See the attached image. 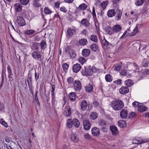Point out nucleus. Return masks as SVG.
I'll list each match as a JSON object with an SVG mask.
<instances>
[{
  "label": "nucleus",
  "mask_w": 149,
  "mask_h": 149,
  "mask_svg": "<svg viewBox=\"0 0 149 149\" xmlns=\"http://www.w3.org/2000/svg\"><path fill=\"white\" fill-rule=\"evenodd\" d=\"M113 109L115 111H118L121 109L124 106L123 102L120 100H118L112 102L111 104Z\"/></svg>",
  "instance_id": "nucleus-1"
},
{
  "label": "nucleus",
  "mask_w": 149,
  "mask_h": 149,
  "mask_svg": "<svg viewBox=\"0 0 149 149\" xmlns=\"http://www.w3.org/2000/svg\"><path fill=\"white\" fill-rule=\"evenodd\" d=\"M122 28L119 24H116L111 28L110 27L108 28L107 30V32L109 35H112L115 33L119 32L121 30Z\"/></svg>",
  "instance_id": "nucleus-2"
},
{
  "label": "nucleus",
  "mask_w": 149,
  "mask_h": 149,
  "mask_svg": "<svg viewBox=\"0 0 149 149\" xmlns=\"http://www.w3.org/2000/svg\"><path fill=\"white\" fill-rule=\"evenodd\" d=\"M16 22L20 26H24L26 24L23 17L20 16L17 17Z\"/></svg>",
  "instance_id": "nucleus-3"
},
{
  "label": "nucleus",
  "mask_w": 149,
  "mask_h": 149,
  "mask_svg": "<svg viewBox=\"0 0 149 149\" xmlns=\"http://www.w3.org/2000/svg\"><path fill=\"white\" fill-rule=\"evenodd\" d=\"M70 138L71 141L76 143L79 141V138L78 135L76 134L72 133L70 136Z\"/></svg>",
  "instance_id": "nucleus-4"
},
{
  "label": "nucleus",
  "mask_w": 149,
  "mask_h": 149,
  "mask_svg": "<svg viewBox=\"0 0 149 149\" xmlns=\"http://www.w3.org/2000/svg\"><path fill=\"white\" fill-rule=\"evenodd\" d=\"M74 89L77 91H80L81 88V82L79 80H75L74 84Z\"/></svg>",
  "instance_id": "nucleus-5"
},
{
  "label": "nucleus",
  "mask_w": 149,
  "mask_h": 149,
  "mask_svg": "<svg viewBox=\"0 0 149 149\" xmlns=\"http://www.w3.org/2000/svg\"><path fill=\"white\" fill-rule=\"evenodd\" d=\"M83 125L84 129L86 130H88L91 127V124L88 120H84Z\"/></svg>",
  "instance_id": "nucleus-6"
},
{
  "label": "nucleus",
  "mask_w": 149,
  "mask_h": 149,
  "mask_svg": "<svg viewBox=\"0 0 149 149\" xmlns=\"http://www.w3.org/2000/svg\"><path fill=\"white\" fill-rule=\"evenodd\" d=\"M81 65L79 63L74 64L72 67L73 71L76 73L78 72L81 70Z\"/></svg>",
  "instance_id": "nucleus-7"
},
{
  "label": "nucleus",
  "mask_w": 149,
  "mask_h": 149,
  "mask_svg": "<svg viewBox=\"0 0 149 149\" xmlns=\"http://www.w3.org/2000/svg\"><path fill=\"white\" fill-rule=\"evenodd\" d=\"M116 16L115 17V19L117 21H118L121 19L122 15V12L120 9H117L116 10Z\"/></svg>",
  "instance_id": "nucleus-8"
},
{
  "label": "nucleus",
  "mask_w": 149,
  "mask_h": 149,
  "mask_svg": "<svg viewBox=\"0 0 149 149\" xmlns=\"http://www.w3.org/2000/svg\"><path fill=\"white\" fill-rule=\"evenodd\" d=\"M71 112L69 106L66 107L63 113L67 117H69L71 115Z\"/></svg>",
  "instance_id": "nucleus-9"
},
{
  "label": "nucleus",
  "mask_w": 149,
  "mask_h": 149,
  "mask_svg": "<svg viewBox=\"0 0 149 149\" xmlns=\"http://www.w3.org/2000/svg\"><path fill=\"white\" fill-rule=\"evenodd\" d=\"M91 131L93 135L95 136L99 135L100 133L99 129L96 127H94L92 129Z\"/></svg>",
  "instance_id": "nucleus-10"
},
{
  "label": "nucleus",
  "mask_w": 149,
  "mask_h": 149,
  "mask_svg": "<svg viewBox=\"0 0 149 149\" xmlns=\"http://www.w3.org/2000/svg\"><path fill=\"white\" fill-rule=\"evenodd\" d=\"M129 91V89L126 87H121L119 90L120 93L122 94H124L127 93Z\"/></svg>",
  "instance_id": "nucleus-11"
},
{
  "label": "nucleus",
  "mask_w": 149,
  "mask_h": 149,
  "mask_svg": "<svg viewBox=\"0 0 149 149\" xmlns=\"http://www.w3.org/2000/svg\"><path fill=\"white\" fill-rule=\"evenodd\" d=\"M147 109V107L141 103L140 105H139L138 108H137V110L139 112H142L146 111Z\"/></svg>",
  "instance_id": "nucleus-12"
},
{
  "label": "nucleus",
  "mask_w": 149,
  "mask_h": 149,
  "mask_svg": "<svg viewBox=\"0 0 149 149\" xmlns=\"http://www.w3.org/2000/svg\"><path fill=\"white\" fill-rule=\"evenodd\" d=\"M90 54V50L88 49H83L82 51V54L83 56L86 57L89 56Z\"/></svg>",
  "instance_id": "nucleus-13"
},
{
  "label": "nucleus",
  "mask_w": 149,
  "mask_h": 149,
  "mask_svg": "<svg viewBox=\"0 0 149 149\" xmlns=\"http://www.w3.org/2000/svg\"><path fill=\"white\" fill-rule=\"evenodd\" d=\"M81 109L83 111L85 110L87 107L88 103L86 100L83 101L80 104Z\"/></svg>",
  "instance_id": "nucleus-14"
},
{
  "label": "nucleus",
  "mask_w": 149,
  "mask_h": 149,
  "mask_svg": "<svg viewBox=\"0 0 149 149\" xmlns=\"http://www.w3.org/2000/svg\"><path fill=\"white\" fill-rule=\"evenodd\" d=\"M116 14V12L114 10L111 9L108 11L107 15L109 17H111L114 16Z\"/></svg>",
  "instance_id": "nucleus-15"
},
{
  "label": "nucleus",
  "mask_w": 149,
  "mask_h": 149,
  "mask_svg": "<svg viewBox=\"0 0 149 149\" xmlns=\"http://www.w3.org/2000/svg\"><path fill=\"white\" fill-rule=\"evenodd\" d=\"M110 129L113 135H116L118 134V130L116 127L113 125L111 126H110Z\"/></svg>",
  "instance_id": "nucleus-16"
},
{
  "label": "nucleus",
  "mask_w": 149,
  "mask_h": 149,
  "mask_svg": "<svg viewBox=\"0 0 149 149\" xmlns=\"http://www.w3.org/2000/svg\"><path fill=\"white\" fill-rule=\"evenodd\" d=\"M91 49L93 51L97 52L99 49L98 47L97 44L93 43L90 46Z\"/></svg>",
  "instance_id": "nucleus-17"
},
{
  "label": "nucleus",
  "mask_w": 149,
  "mask_h": 149,
  "mask_svg": "<svg viewBox=\"0 0 149 149\" xmlns=\"http://www.w3.org/2000/svg\"><path fill=\"white\" fill-rule=\"evenodd\" d=\"M127 112L126 109H123L120 113V116L121 117L124 119L126 118L127 116Z\"/></svg>",
  "instance_id": "nucleus-18"
},
{
  "label": "nucleus",
  "mask_w": 149,
  "mask_h": 149,
  "mask_svg": "<svg viewBox=\"0 0 149 149\" xmlns=\"http://www.w3.org/2000/svg\"><path fill=\"white\" fill-rule=\"evenodd\" d=\"M32 56L33 57L36 59H38L40 58L41 56L39 52H34L32 54Z\"/></svg>",
  "instance_id": "nucleus-19"
},
{
  "label": "nucleus",
  "mask_w": 149,
  "mask_h": 149,
  "mask_svg": "<svg viewBox=\"0 0 149 149\" xmlns=\"http://www.w3.org/2000/svg\"><path fill=\"white\" fill-rule=\"evenodd\" d=\"M31 45V47L32 50H36L39 48L40 44L38 43L32 42Z\"/></svg>",
  "instance_id": "nucleus-20"
},
{
  "label": "nucleus",
  "mask_w": 149,
  "mask_h": 149,
  "mask_svg": "<svg viewBox=\"0 0 149 149\" xmlns=\"http://www.w3.org/2000/svg\"><path fill=\"white\" fill-rule=\"evenodd\" d=\"M88 8V6L85 3H82L80 4L78 7V9L80 10H84Z\"/></svg>",
  "instance_id": "nucleus-21"
},
{
  "label": "nucleus",
  "mask_w": 149,
  "mask_h": 149,
  "mask_svg": "<svg viewBox=\"0 0 149 149\" xmlns=\"http://www.w3.org/2000/svg\"><path fill=\"white\" fill-rule=\"evenodd\" d=\"M14 7L15 11H20L22 9V6L19 3H17L14 5Z\"/></svg>",
  "instance_id": "nucleus-22"
},
{
  "label": "nucleus",
  "mask_w": 149,
  "mask_h": 149,
  "mask_svg": "<svg viewBox=\"0 0 149 149\" xmlns=\"http://www.w3.org/2000/svg\"><path fill=\"white\" fill-rule=\"evenodd\" d=\"M70 100L72 101H74L76 98V94L74 92H72L69 94Z\"/></svg>",
  "instance_id": "nucleus-23"
},
{
  "label": "nucleus",
  "mask_w": 149,
  "mask_h": 149,
  "mask_svg": "<svg viewBox=\"0 0 149 149\" xmlns=\"http://www.w3.org/2000/svg\"><path fill=\"white\" fill-rule=\"evenodd\" d=\"M124 83L127 86L130 87L133 85L134 82L131 80L127 79L125 81Z\"/></svg>",
  "instance_id": "nucleus-24"
},
{
  "label": "nucleus",
  "mask_w": 149,
  "mask_h": 149,
  "mask_svg": "<svg viewBox=\"0 0 149 149\" xmlns=\"http://www.w3.org/2000/svg\"><path fill=\"white\" fill-rule=\"evenodd\" d=\"M81 23L86 27L90 25L88 21L86 19H83L81 21Z\"/></svg>",
  "instance_id": "nucleus-25"
},
{
  "label": "nucleus",
  "mask_w": 149,
  "mask_h": 149,
  "mask_svg": "<svg viewBox=\"0 0 149 149\" xmlns=\"http://www.w3.org/2000/svg\"><path fill=\"white\" fill-rule=\"evenodd\" d=\"M82 73L83 75L88 76L91 75L93 72L91 69H89L86 70V71L84 72H82Z\"/></svg>",
  "instance_id": "nucleus-26"
},
{
  "label": "nucleus",
  "mask_w": 149,
  "mask_h": 149,
  "mask_svg": "<svg viewBox=\"0 0 149 149\" xmlns=\"http://www.w3.org/2000/svg\"><path fill=\"white\" fill-rule=\"evenodd\" d=\"M79 45L81 46H84L87 45L88 43L87 40L85 38L80 40L79 41Z\"/></svg>",
  "instance_id": "nucleus-27"
},
{
  "label": "nucleus",
  "mask_w": 149,
  "mask_h": 149,
  "mask_svg": "<svg viewBox=\"0 0 149 149\" xmlns=\"http://www.w3.org/2000/svg\"><path fill=\"white\" fill-rule=\"evenodd\" d=\"M72 123L74 126L77 128L79 126V120L76 118H74L72 120Z\"/></svg>",
  "instance_id": "nucleus-28"
},
{
  "label": "nucleus",
  "mask_w": 149,
  "mask_h": 149,
  "mask_svg": "<svg viewBox=\"0 0 149 149\" xmlns=\"http://www.w3.org/2000/svg\"><path fill=\"white\" fill-rule=\"evenodd\" d=\"M93 89V87L92 84H89L87 86L85 87V89L86 91L89 92H91Z\"/></svg>",
  "instance_id": "nucleus-29"
},
{
  "label": "nucleus",
  "mask_w": 149,
  "mask_h": 149,
  "mask_svg": "<svg viewBox=\"0 0 149 149\" xmlns=\"http://www.w3.org/2000/svg\"><path fill=\"white\" fill-rule=\"evenodd\" d=\"M118 125L119 126L122 128L126 126V123L124 120H121L118 122Z\"/></svg>",
  "instance_id": "nucleus-30"
},
{
  "label": "nucleus",
  "mask_w": 149,
  "mask_h": 149,
  "mask_svg": "<svg viewBox=\"0 0 149 149\" xmlns=\"http://www.w3.org/2000/svg\"><path fill=\"white\" fill-rule=\"evenodd\" d=\"M75 31L74 29L69 28L67 30V34L69 36H71L73 35Z\"/></svg>",
  "instance_id": "nucleus-31"
},
{
  "label": "nucleus",
  "mask_w": 149,
  "mask_h": 149,
  "mask_svg": "<svg viewBox=\"0 0 149 149\" xmlns=\"http://www.w3.org/2000/svg\"><path fill=\"white\" fill-rule=\"evenodd\" d=\"M38 0H33L32 2V4L33 6L36 8H38L40 7V5Z\"/></svg>",
  "instance_id": "nucleus-32"
},
{
  "label": "nucleus",
  "mask_w": 149,
  "mask_h": 149,
  "mask_svg": "<svg viewBox=\"0 0 149 149\" xmlns=\"http://www.w3.org/2000/svg\"><path fill=\"white\" fill-rule=\"evenodd\" d=\"M41 48L42 49H44L47 47L46 42L44 40H42L40 44Z\"/></svg>",
  "instance_id": "nucleus-33"
},
{
  "label": "nucleus",
  "mask_w": 149,
  "mask_h": 149,
  "mask_svg": "<svg viewBox=\"0 0 149 149\" xmlns=\"http://www.w3.org/2000/svg\"><path fill=\"white\" fill-rule=\"evenodd\" d=\"M144 0H135V4L137 6L142 5L144 3Z\"/></svg>",
  "instance_id": "nucleus-34"
},
{
  "label": "nucleus",
  "mask_w": 149,
  "mask_h": 149,
  "mask_svg": "<svg viewBox=\"0 0 149 149\" xmlns=\"http://www.w3.org/2000/svg\"><path fill=\"white\" fill-rule=\"evenodd\" d=\"M35 31L33 30H26L24 31V33L27 35H31L35 32Z\"/></svg>",
  "instance_id": "nucleus-35"
},
{
  "label": "nucleus",
  "mask_w": 149,
  "mask_h": 149,
  "mask_svg": "<svg viewBox=\"0 0 149 149\" xmlns=\"http://www.w3.org/2000/svg\"><path fill=\"white\" fill-rule=\"evenodd\" d=\"M97 116V114L95 112H93L91 113L90 114V118L93 120L96 119Z\"/></svg>",
  "instance_id": "nucleus-36"
},
{
  "label": "nucleus",
  "mask_w": 149,
  "mask_h": 149,
  "mask_svg": "<svg viewBox=\"0 0 149 149\" xmlns=\"http://www.w3.org/2000/svg\"><path fill=\"white\" fill-rule=\"evenodd\" d=\"M90 39L91 41L95 42H97L98 41L97 37L95 35L91 36L90 38Z\"/></svg>",
  "instance_id": "nucleus-37"
},
{
  "label": "nucleus",
  "mask_w": 149,
  "mask_h": 149,
  "mask_svg": "<svg viewBox=\"0 0 149 149\" xmlns=\"http://www.w3.org/2000/svg\"><path fill=\"white\" fill-rule=\"evenodd\" d=\"M105 79L107 82H111L112 80V77L109 74L106 75L105 77Z\"/></svg>",
  "instance_id": "nucleus-38"
},
{
  "label": "nucleus",
  "mask_w": 149,
  "mask_h": 149,
  "mask_svg": "<svg viewBox=\"0 0 149 149\" xmlns=\"http://www.w3.org/2000/svg\"><path fill=\"white\" fill-rule=\"evenodd\" d=\"M45 14L46 15L52 13V11L47 7H45L44 9Z\"/></svg>",
  "instance_id": "nucleus-39"
},
{
  "label": "nucleus",
  "mask_w": 149,
  "mask_h": 149,
  "mask_svg": "<svg viewBox=\"0 0 149 149\" xmlns=\"http://www.w3.org/2000/svg\"><path fill=\"white\" fill-rule=\"evenodd\" d=\"M73 123L71 119H68L67 120V125L69 128H71L72 126Z\"/></svg>",
  "instance_id": "nucleus-40"
},
{
  "label": "nucleus",
  "mask_w": 149,
  "mask_h": 149,
  "mask_svg": "<svg viewBox=\"0 0 149 149\" xmlns=\"http://www.w3.org/2000/svg\"><path fill=\"white\" fill-rule=\"evenodd\" d=\"M20 3L23 5H26L29 3V0H19Z\"/></svg>",
  "instance_id": "nucleus-41"
},
{
  "label": "nucleus",
  "mask_w": 149,
  "mask_h": 149,
  "mask_svg": "<svg viewBox=\"0 0 149 149\" xmlns=\"http://www.w3.org/2000/svg\"><path fill=\"white\" fill-rule=\"evenodd\" d=\"M113 68L114 70L116 71H118L121 69L122 66L121 65H114L113 66Z\"/></svg>",
  "instance_id": "nucleus-42"
},
{
  "label": "nucleus",
  "mask_w": 149,
  "mask_h": 149,
  "mask_svg": "<svg viewBox=\"0 0 149 149\" xmlns=\"http://www.w3.org/2000/svg\"><path fill=\"white\" fill-rule=\"evenodd\" d=\"M79 62L81 64H83L86 61V59L84 57H81L78 59Z\"/></svg>",
  "instance_id": "nucleus-43"
},
{
  "label": "nucleus",
  "mask_w": 149,
  "mask_h": 149,
  "mask_svg": "<svg viewBox=\"0 0 149 149\" xmlns=\"http://www.w3.org/2000/svg\"><path fill=\"white\" fill-rule=\"evenodd\" d=\"M69 54L70 55V57L72 59L74 58L76 55V54L72 50L69 51Z\"/></svg>",
  "instance_id": "nucleus-44"
},
{
  "label": "nucleus",
  "mask_w": 149,
  "mask_h": 149,
  "mask_svg": "<svg viewBox=\"0 0 149 149\" xmlns=\"http://www.w3.org/2000/svg\"><path fill=\"white\" fill-rule=\"evenodd\" d=\"M73 79L71 77H70L67 79V81L68 84L71 85L73 84Z\"/></svg>",
  "instance_id": "nucleus-45"
},
{
  "label": "nucleus",
  "mask_w": 149,
  "mask_h": 149,
  "mask_svg": "<svg viewBox=\"0 0 149 149\" xmlns=\"http://www.w3.org/2000/svg\"><path fill=\"white\" fill-rule=\"evenodd\" d=\"M138 32V26H136L133 30V32L131 33V36H133L136 34Z\"/></svg>",
  "instance_id": "nucleus-46"
},
{
  "label": "nucleus",
  "mask_w": 149,
  "mask_h": 149,
  "mask_svg": "<svg viewBox=\"0 0 149 149\" xmlns=\"http://www.w3.org/2000/svg\"><path fill=\"white\" fill-rule=\"evenodd\" d=\"M108 2L107 1L103 2L101 4V6L103 9H104L108 3Z\"/></svg>",
  "instance_id": "nucleus-47"
},
{
  "label": "nucleus",
  "mask_w": 149,
  "mask_h": 149,
  "mask_svg": "<svg viewBox=\"0 0 149 149\" xmlns=\"http://www.w3.org/2000/svg\"><path fill=\"white\" fill-rule=\"evenodd\" d=\"M144 142V141H140V140H138L137 139H134L133 140L132 143L135 144H140Z\"/></svg>",
  "instance_id": "nucleus-48"
},
{
  "label": "nucleus",
  "mask_w": 149,
  "mask_h": 149,
  "mask_svg": "<svg viewBox=\"0 0 149 149\" xmlns=\"http://www.w3.org/2000/svg\"><path fill=\"white\" fill-rule=\"evenodd\" d=\"M99 124L101 127L104 126L106 125L105 121L103 120H100L99 122Z\"/></svg>",
  "instance_id": "nucleus-49"
},
{
  "label": "nucleus",
  "mask_w": 149,
  "mask_h": 149,
  "mask_svg": "<svg viewBox=\"0 0 149 149\" xmlns=\"http://www.w3.org/2000/svg\"><path fill=\"white\" fill-rule=\"evenodd\" d=\"M141 103H139V102H136V101H135L134 102H133L132 104V106L135 108H138L139 106V105H140V104Z\"/></svg>",
  "instance_id": "nucleus-50"
},
{
  "label": "nucleus",
  "mask_w": 149,
  "mask_h": 149,
  "mask_svg": "<svg viewBox=\"0 0 149 149\" xmlns=\"http://www.w3.org/2000/svg\"><path fill=\"white\" fill-rule=\"evenodd\" d=\"M7 70L9 75V77H10V75H12V72L11 68L9 65H8L7 66Z\"/></svg>",
  "instance_id": "nucleus-51"
},
{
  "label": "nucleus",
  "mask_w": 149,
  "mask_h": 149,
  "mask_svg": "<svg viewBox=\"0 0 149 149\" xmlns=\"http://www.w3.org/2000/svg\"><path fill=\"white\" fill-rule=\"evenodd\" d=\"M148 64V62L146 60L144 61L142 63V65L144 67H147Z\"/></svg>",
  "instance_id": "nucleus-52"
},
{
  "label": "nucleus",
  "mask_w": 149,
  "mask_h": 149,
  "mask_svg": "<svg viewBox=\"0 0 149 149\" xmlns=\"http://www.w3.org/2000/svg\"><path fill=\"white\" fill-rule=\"evenodd\" d=\"M104 41V45L105 46H107L108 45H112V44L109 43L105 38H104V40H103Z\"/></svg>",
  "instance_id": "nucleus-53"
},
{
  "label": "nucleus",
  "mask_w": 149,
  "mask_h": 149,
  "mask_svg": "<svg viewBox=\"0 0 149 149\" xmlns=\"http://www.w3.org/2000/svg\"><path fill=\"white\" fill-rule=\"evenodd\" d=\"M69 65L66 63H64L62 64V67L64 70H66L68 68Z\"/></svg>",
  "instance_id": "nucleus-54"
},
{
  "label": "nucleus",
  "mask_w": 149,
  "mask_h": 149,
  "mask_svg": "<svg viewBox=\"0 0 149 149\" xmlns=\"http://www.w3.org/2000/svg\"><path fill=\"white\" fill-rule=\"evenodd\" d=\"M71 50L70 47V46H68L65 48V52L66 53L68 52L69 53V51Z\"/></svg>",
  "instance_id": "nucleus-55"
},
{
  "label": "nucleus",
  "mask_w": 149,
  "mask_h": 149,
  "mask_svg": "<svg viewBox=\"0 0 149 149\" xmlns=\"http://www.w3.org/2000/svg\"><path fill=\"white\" fill-rule=\"evenodd\" d=\"M120 73V74L122 76L125 75L127 74L126 70H123Z\"/></svg>",
  "instance_id": "nucleus-56"
},
{
  "label": "nucleus",
  "mask_w": 149,
  "mask_h": 149,
  "mask_svg": "<svg viewBox=\"0 0 149 149\" xmlns=\"http://www.w3.org/2000/svg\"><path fill=\"white\" fill-rule=\"evenodd\" d=\"M60 10L62 12L64 13H66L67 12V10L66 8L64 6L61 7L60 8Z\"/></svg>",
  "instance_id": "nucleus-57"
},
{
  "label": "nucleus",
  "mask_w": 149,
  "mask_h": 149,
  "mask_svg": "<svg viewBox=\"0 0 149 149\" xmlns=\"http://www.w3.org/2000/svg\"><path fill=\"white\" fill-rule=\"evenodd\" d=\"M136 113L135 112H132L130 113L129 118H132L134 117L136 115Z\"/></svg>",
  "instance_id": "nucleus-58"
},
{
  "label": "nucleus",
  "mask_w": 149,
  "mask_h": 149,
  "mask_svg": "<svg viewBox=\"0 0 149 149\" xmlns=\"http://www.w3.org/2000/svg\"><path fill=\"white\" fill-rule=\"evenodd\" d=\"M91 70H92V72H96L97 69L95 66H93Z\"/></svg>",
  "instance_id": "nucleus-59"
},
{
  "label": "nucleus",
  "mask_w": 149,
  "mask_h": 149,
  "mask_svg": "<svg viewBox=\"0 0 149 149\" xmlns=\"http://www.w3.org/2000/svg\"><path fill=\"white\" fill-rule=\"evenodd\" d=\"M4 108V104L0 102V111H2L3 109Z\"/></svg>",
  "instance_id": "nucleus-60"
},
{
  "label": "nucleus",
  "mask_w": 149,
  "mask_h": 149,
  "mask_svg": "<svg viewBox=\"0 0 149 149\" xmlns=\"http://www.w3.org/2000/svg\"><path fill=\"white\" fill-rule=\"evenodd\" d=\"M84 138L86 139H89L90 136L88 134H85L84 135Z\"/></svg>",
  "instance_id": "nucleus-61"
},
{
  "label": "nucleus",
  "mask_w": 149,
  "mask_h": 149,
  "mask_svg": "<svg viewBox=\"0 0 149 149\" xmlns=\"http://www.w3.org/2000/svg\"><path fill=\"white\" fill-rule=\"evenodd\" d=\"M127 33V31H125L124 32L123 35L121 36V37H120V39H121V38H126L127 36V35H126Z\"/></svg>",
  "instance_id": "nucleus-62"
},
{
  "label": "nucleus",
  "mask_w": 149,
  "mask_h": 149,
  "mask_svg": "<svg viewBox=\"0 0 149 149\" xmlns=\"http://www.w3.org/2000/svg\"><path fill=\"white\" fill-rule=\"evenodd\" d=\"M121 79H118L114 81L115 83L117 84H121Z\"/></svg>",
  "instance_id": "nucleus-63"
},
{
  "label": "nucleus",
  "mask_w": 149,
  "mask_h": 149,
  "mask_svg": "<svg viewBox=\"0 0 149 149\" xmlns=\"http://www.w3.org/2000/svg\"><path fill=\"white\" fill-rule=\"evenodd\" d=\"M5 141L8 143H10L11 142V140L8 137L5 138Z\"/></svg>",
  "instance_id": "nucleus-64"
}]
</instances>
